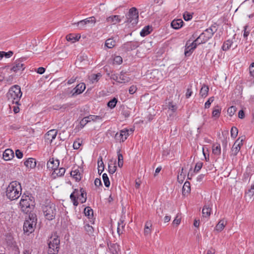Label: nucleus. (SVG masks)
I'll return each mask as SVG.
<instances>
[{
	"instance_id": "49530a36",
	"label": "nucleus",
	"mask_w": 254,
	"mask_h": 254,
	"mask_svg": "<svg viewBox=\"0 0 254 254\" xmlns=\"http://www.w3.org/2000/svg\"><path fill=\"white\" fill-rule=\"evenodd\" d=\"M87 119L89 120V122H90L91 121H97L98 120H101L102 118L100 116L90 115L87 117Z\"/></svg>"
},
{
	"instance_id": "39448f33",
	"label": "nucleus",
	"mask_w": 254,
	"mask_h": 254,
	"mask_svg": "<svg viewBox=\"0 0 254 254\" xmlns=\"http://www.w3.org/2000/svg\"><path fill=\"white\" fill-rule=\"evenodd\" d=\"M43 211L46 218L49 220L55 219L56 214L55 204L50 203L42 207Z\"/></svg>"
},
{
	"instance_id": "c9c22d12",
	"label": "nucleus",
	"mask_w": 254,
	"mask_h": 254,
	"mask_svg": "<svg viewBox=\"0 0 254 254\" xmlns=\"http://www.w3.org/2000/svg\"><path fill=\"white\" fill-rule=\"evenodd\" d=\"M80 36L78 37V36H74L73 34H69L66 36V39L68 41H70L72 43H73L76 41H78Z\"/></svg>"
},
{
	"instance_id": "c756f323",
	"label": "nucleus",
	"mask_w": 254,
	"mask_h": 254,
	"mask_svg": "<svg viewBox=\"0 0 254 254\" xmlns=\"http://www.w3.org/2000/svg\"><path fill=\"white\" fill-rule=\"evenodd\" d=\"M208 90H209L208 86L204 84L201 88L199 94L201 97H205L208 94Z\"/></svg>"
},
{
	"instance_id": "3c124183",
	"label": "nucleus",
	"mask_w": 254,
	"mask_h": 254,
	"mask_svg": "<svg viewBox=\"0 0 254 254\" xmlns=\"http://www.w3.org/2000/svg\"><path fill=\"white\" fill-rule=\"evenodd\" d=\"M202 164V162H197L195 165L193 172L194 173H197L201 169Z\"/></svg>"
},
{
	"instance_id": "338daca9",
	"label": "nucleus",
	"mask_w": 254,
	"mask_h": 254,
	"mask_svg": "<svg viewBox=\"0 0 254 254\" xmlns=\"http://www.w3.org/2000/svg\"><path fill=\"white\" fill-rule=\"evenodd\" d=\"M80 145L81 144L79 142L77 141H75L73 144V147L74 149H78Z\"/></svg>"
},
{
	"instance_id": "bb28decb",
	"label": "nucleus",
	"mask_w": 254,
	"mask_h": 254,
	"mask_svg": "<svg viewBox=\"0 0 254 254\" xmlns=\"http://www.w3.org/2000/svg\"><path fill=\"white\" fill-rule=\"evenodd\" d=\"M119 83H127L129 81L130 78L125 75V73L121 72L120 75H119Z\"/></svg>"
},
{
	"instance_id": "f704fd0d",
	"label": "nucleus",
	"mask_w": 254,
	"mask_h": 254,
	"mask_svg": "<svg viewBox=\"0 0 254 254\" xmlns=\"http://www.w3.org/2000/svg\"><path fill=\"white\" fill-rule=\"evenodd\" d=\"M152 227L151 221H147L145 223L144 234L145 235H147L151 233L150 228Z\"/></svg>"
},
{
	"instance_id": "2eb2a0df",
	"label": "nucleus",
	"mask_w": 254,
	"mask_h": 254,
	"mask_svg": "<svg viewBox=\"0 0 254 254\" xmlns=\"http://www.w3.org/2000/svg\"><path fill=\"white\" fill-rule=\"evenodd\" d=\"M85 84L84 83L78 84L71 91L72 96H75L82 93L85 90Z\"/></svg>"
},
{
	"instance_id": "72a5a7b5",
	"label": "nucleus",
	"mask_w": 254,
	"mask_h": 254,
	"mask_svg": "<svg viewBox=\"0 0 254 254\" xmlns=\"http://www.w3.org/2000/svg\"><path fill=\"white\" fill-rule=\"evenodd\" d=\"M80 191L81 192L80 195L79 197V200L80 201L81 203H84L86 201L87 197H86V192L85 190L81 188L80 190Z\"/></svg>"
},
{
	"instance_id": "79ce46f5",
	"label": "nucleus",
	"mask_w": 254,
	"mask_h": 254,
	"mask_svg": "<svg viewBox=\"0 0 254 254\" xmlns=\"http://www.w3.org/2000/svg\"><path fill=\"white\" fill-rule=\"evenodd\" d=\"M65 172V169L64 168H60L58 169V168L54 171V173L56 174L58 176L61 177L64 175Z\"/></svg>"
},
{
	"instance_id": "b1692460",
	"label": "nucleus",
	"mask_w": 254,
	"mask_h": 254,
	"mask_svg": "<svg viewBox=\"0 0 254 254\" xmlns=\"http://www.w3.org/2000/svg\"><path fill=\"white\" fill-rule=\"evenodd\" d=\"M236 47H237V45H233V42L232 41L228 40L227 41H226L225 42H224L222 48L223 51H226V50H228L229 49H230L231 47H232L233 49H234Z\"/></svg>"
},
{
	"instance_id": "ea45409f",
	"label": "nucleus",
	"mask_w": 254,
	"mask_h": 254,
	"mask_svg": "<svg viewBox=\"0 0 254 254\" xmlns=\"http://www.w3.org/2000/svg\"><path fill=\"white\" fill-rule=\"evenodd\" d=\"M120 151H121V150L119 149V151H118V166L120 168H121L123 166L124 159H123V155L120 153Z\"/></svg>"
},
{
	"instance_id": "9d476101",
	"label": "nucleus",
	"mask_w": 254,
	"mask_h": 254,
	"mask_svg": "<svg viewBox=\"0 0 254 254\" xmlns=\"http://www.w3.org/2000/svg\"><path fill=\"white\" fill-rule=\"evenodd\" d=\"M240 138H239L233 144L232 148L231 149L232 155L234 156H236L240 151L241 146L243 145V139L239 140Z\"/></svg>"
},
{
	"instance_id": "7c9ffc66",
	"label": "nucleus",
	"mask_w": 254,
	"mask_h": 254,
	"mask_svg": "<svg viewBox=\"0 0 254 254\" xmlns=\"http://www.w3.org/2000/svg\"><path fill=\"white\" fill-rule=\"evenodd\" d=\"M225 225L226 223H225L224 221L223 220H221L216 225L215 229L218 232H221L223 230Z\"/></svg>"
},
{
	"instance_id": "4468645a",
	"label": "nucleus",
	"mask_w": 254,
	"mask_h": 254,
	"mask_svg": "<svg viewBox=\"0 0 254 254\" xmlns=\"http://www.w3.org/2000/svg\"><path fill=\"white\" fill-rule=\"evenodd\" d=\"M178 107L177 104L174 103L172 101L166 100L165 104L164 105L163 109H168L173 113L175 112L177 110Z\"/></svg>"
},
{
	"instance_id": "4be33fe9",
	"label": "nucleus",
	"mask_w": 254,
	"mask_h": 254,
	"mask_svg": "<svg viewBox=\"0 0 254 254\" xmlns=\"http://www.w3.org/2000/svg\"><path fill=\"white\" fill-rule=\"evenodd\" d=\"M206 41L204 39L201 37V36L199 35L195 40H194L191 44L190 50H194L197 46V45H199L201 43H204Z\"/></svg>"
},
{
	"instance_id": "a211bd4d",
	"label": "nucleus",
	"mask_w": 254,
	"mask_h": 254,
	"mask_svg": "<svg viewBox=\"0 0 254 254\" xmlns=\"http://www.w3.org/2000/svg\"><path fill=\"white\" fill-rule=\"evenodd\" d=\"M58 131L56 129H51L48 131L45 134V137L47 140H49L51 142L54 139L57 135Z\"/></svg>"
},
{
	"instance_id": "5fc2aeb1",
	"label": "nucleus",
	"mask_w": 254,
	"mask_h": 254,
	"mask_svg": "<svg viewBox=\"0 0 254 254\" xmlns=\"http://www.w3.org/2000/svg\"><path fill=\"white\" fill-rule=\"evenodd\" d=\"M214 101V97H210L208 100L205 103V108H208L210 107L211 103Z\"/></svg>"
},
{
	"instance_id": "052dcab7",
	"label": "nucleus",
	"mask_w": 254,
	"mask_h": 254,
	"mask_svg": "<svg viewBox=\"0 0 254 254\" xmlns=\"http://www.w3.org/2000/svg\"><path fill=\"white\" fill-rule=\"evenodd\" d=\"M248 25H246L244 26V37L245 38H247V37L248 36V35H249L250 34V31L249 30H247V29L248 28Z\"/></svg>"
},
{
	"instance_id": "864d4df0",
	"label": "nucleus",
	"mask_w": 254,
	"mask_h": 254,
	"mask_svg": "<svg viewBox=\"0 0 254 254\" xmlns=\"http://www.w3.org/2000/svg\"><path fill=\"white\" fill-rule=\"evenodd\" d=\"M221 110L219 109H215L212 112V117L218 118L220 114Z\"/></svg>"
},
{
	"instance_id": "2f4dec72",
	"label": "nucleus",
	"mask_w": 254,
	"mask_h": 254,
	"mask_svg": "<svg viewBox=\"0 0 254 254\" xmlns=\"http://www.w3.org/2000/svg\"><path fill=\"white\" fill-rule=\"evenodd\" d=\"M85 216H88L89 219H92L93 217V211L90 207H86L84 211Z\"/></svg>"
},
{
	"instance_id": "6ab92c4d",
	"label": "nucleus",
	"mask_w": 254,
	"mask_h": 254,
	"mask_svg": "<svg viewBox=\"0 0 254 254\" xmlns=\"http://www.w3.org/2000/svg\"><path fill=\"white\" fill-rule=\"evenodd\" d=\"M14 157V152L11 149H6L3 153V158L6 161L10 160Z\"/></svg>"
},
{
	"instance_id": "423d86ee",
	"label": "nucleus",
	"mask_w": 254,
	"mask_h": 254,
	"mask_svg": "<svg viewBox=\"0 0 254 254\" xmlns=\"http://www.w3.org/2000/svg\"><path fill=\"white\" fill-rule=\"evenodd\" d=\"M127 21L126 22L131 23L132 25H136L138 21V12L136 8H131L126 15Z\"/></svg>"
},
{
	"instance_id": "c03bdc74",
	"label": "nucleus",
	"mask_w": 254,
	"mask_h": 254,
	"mask_svg": "<svg viewBox=\"0 0 254 254\" xmlns=\"http://www.w3.org/2000/svg\"><path fill=\"white\" fill-rule=\"evenodd\" d=\"M238 133V129L235 127H233L231 129V136L232 138H235L237 137Z\"/></svg>"
},
{
	"instance_id": "cd10ccee",
	"label": "nucleus",
	"mask_w": 254,
	"mask_h": 254,
	"mask_svg": "<svg viewBox=\"0 0 254 254\" xmlns=\"http://www.w3.org/2000/svg\"><path fill=\"white\" fill-rule=\"evenodd\" d=\"M212 152L215 155H219L221 153V147L219 144H214L212 146Z\"/></svg>"
},
{
	"instance_id": "412c9836",
	"label": "nucleus",
	"mask_w": 254,
	"mask_h": 254,
	"mask_svg": "<svg viewBox=\"0 0 254 254\" xmlns=\"http://www.w3.org/2000/svg\"><path fill=\"white\" fill-rule=\"evenodd\" d=\"M184 22L181 19H174L171 22V26L175 29H179L182 27Z\"/></svg>"
},
{
	"instance_id": "58836bf2",
	"label": "nucleus",
	"mask_w": 254,
	"mask_h": 254,
	"mask_svg": "<svg viewBox=\"0 0 254 254\" xmlns=\"http://www.w3.org/2000/svg\"><path fill=\"white\" fill-rule=\"evenodd\" d=\"M116 161L113 163L109 164L108 165V171L110 174H114L117 169V166H116Z\"/></svg>"
},
{
	"instance_id": "a18cd8bd",
	"label": "nucleus",
	"mask_w": 254,
	"mask_h": 254,
	"mask_svg": "<svg viewBox=\"0 0 254 254\" xmlns=\"http://www.w3.org/2000/svg\"><path fill=\"white\" fill-rule=\"evenodd\" d=\"M32 222L33 223L37 224V216L35 213H30L29 215V219L26 220Z\"/></svg>"
},
{
	"instance_id": "13d9d810",
	"label": "nucleus",
	"mask_w": 254,
	"mask_h": 254,
	"mask_svg": "<svg viewBox=\"0 0 254 254\" xmlns=\"http://www.w3.org/2000/svg\"><path fill=\"white\" fill-rule=\"evenodd\" d=\"M73 24L77 25V26H79L80 28H83L85 25H86V22L85 21L84 19L80 20L77 23H74Z\"/></svg>"
},
{
	"instance_id": "6e6d98bb",
	"label": "nucleus",
	"mask_w": 254,
	"mask_h": 254,
	"mask_svg": "<svg viewBox=\"0 0 254 254\" xmlns=\"http://www.w3.org/2000/svg\"><path fill=\"white\" fill-rule=\"evenodd\" d=\"M183 18L186 21H189L192 18V16L190 13L186 12L183 15Z\"/></svg>"
},
{
	"instance_id": "69168bd1",
	"label": "nucleus",
	"mask_w": 254,
	"mask_h": 254,
	"mask_svg": "<svg viewBox=\"0 0 254 254\" xmlns=\"http://www.w3.org/2000/svg\"><path fill=\"white\" fill-rule=\"evenodd\" d=\"M249 69L251 75L254 77V63L251 64Z\"/></svg>"
},
{
	"instance_id": "09e8293b",
	"label": "nucleus",
	"mask_w": 254,
	"mask_h": 254,
	"mask_svg": "<svg viewBox=\"0 0 254 254\" xmlns=\"http://www.w3.org/2000/svg\"><path fill=\"white\" fill-rule=\"evenodd\" d=\"M236 109L235 106H232L228 109L227 113L230 116L232 117L235 113Z\"/></svg>"
},
{
	"instance_id": "680f3d73",
	"label": "nucleus",
	"mask_w": 254,
	"mask_h": 254,
	"mask_svg": "<svg viewBox=\"0 0 254 254\" xmlns=\"http://www.w3.org/2000/svg\"><path fill=\"white\" fill-rule=\"evenodd\" d=\"M98 168H104V163L102 160V157L100 156L98 160Z\"/></svg>"
},
{
	"instance_id": "f257e3e1",
	"label": "nucleus",
	"mask_w": 254,
	"mask_h": 254,
	"mask_svg": "<svg viewBox=\"0 0 254 254\" xmlns=\"http://www.w3.org/2000/svg\"><path fill=\"white\" fill-rule=\"evenodd\" d=\"M21 194L20 184L17 181L12 182L9 184L6 190V195L10 200L17 199Z\"/></svg>"
},
{
	"instance_id": "4c0bfd02",
	"label": "nucleus",
	"mask_w": 254,
	"mask_h": 254,
	"mask_svg": "<svg viewBox=\"0 0 254 254\" xmlns=\"http://www.w3.org/2000/svg\"><path fill=\"white\" fill-rule=\"evenodd\" d=\"M102 76V75L100 73H98L97 74H92L89 77L90 80L92 81V83L95 81H98L99 78Z\"/></svg>"
},
{
	"instance_id": "f8f14e48",
	"label": "nucleus",
	"mask_w": 254,
	"mask_h": 254,
	"mask_svg": "<svg viewBox=\"0 0 254 254\" xmlns=\"http://www.w3.org/2000/svg\"><path fill=\"white\" fill-rule=\"evenodd\" d=\"M22 59L16 60L14 63V65L11 70L17 72L19 70H23L25 68L24 64L22 63Z\"/></svg>"
},
{
	"instance_id": "20e7f679",
	"label": "nucleus",
	"mask_w": 254,
	"mask_h": 254,
	"mask_svg": "<svg viewBox=\"0 0 254 254\" xmlns=\"http://www.w3.org/2000/svg\"><path fill=\"white\" fill-rule=\"evenodd\" d=\"M60 240L59 236L55 235L51 237L48 243V254H58L60 249Z\"/></svg>"
},
{
	"instance_id": "603ef678",
	"label": "nucleus",
	"mask_w": 254,
	"mask_h": 254,
	"mask_svg": "<svg viewBox=\"0 0 254 254\" xmlns=\"http://www.w3.org/2000/svg\"><path fill=\"white\" fill-rule=\"evenodd\" d=\"M123 62L122 58L121 56H116L114 59V63L118 64H121Z\"/></svg>"
},
{
	"instance_id": "0e129e2a",
	"label": "nucleus",
	"mask_w": 254,
	"mask_h": 254,
	"mask_svg": "<svg viewBox=\"0 0 254 254\" xmlns=\"http://www.w3.org/2000/svg\"><path fill=\"white\" fill-rule=\"evenodd\" d=\"M15 155L17 158L21 159L23 157L22 152L20 151L19 149H17L15 151Z\"/></svg>"
},
{
	"instance_id": "dca6fc26",
	"label": "nucleus",
	"mask_w": 254,
	"mask_h": 254,
	"mask_svg": "<svg viewBox=\"0 0 254 254\" xmlns=\"http://www.w3.org/2000/svg\"><path fill=\"white\" fill-rule=\"evenodd\" d=\"M60 162L59 160H54V158L50 159L48 161L47 166L48 169L55 171L59 166Z\"/></svg>"
},
{
	"instance_id": "37998d69",
	"label": "nucleus",
	"mask_w": 254,
	"mask_h": 254,
	"mask_svg": "<svg viewBox=\"0 0 254 254\" xmlns=\"http://www.w3.org/2000/svg\"><path fill=\"white\" fill-rule=\"evenodd\" d=\"M103 180L105 186L106 187H109L110 185V182L109 179V178L107 175V174L104 173L102 176Z\"/></svg>"
},
{
	"instance_id": "5701e85b",
	"label": "nucleus",
	"mask_w": 254,
	"mask_h": 254,
	"mask_svg": "<svg viewBox=\"0 0 254 254\" xmlns=\"http://www.w3.org/2000/svg\"><path fill=\"white\" fill-rule=\"evenodd\" d=\"M24 165L28 168H34L36 165V162L35 159L30 158L24 162Z\"/></svg>"
},
{
	"instance_id": "0eeeda50",
	"label": "nucleus",
	"mask_w": 254,
	"mask_h": 254,
	"mask_svg": "<svg viewBox=\"0 0 254 254\" xmlns=\"http://www.w3.org/2000/svg\"><path fill=\"white\" fill-rule=\"evenodd\" d=\"M217 30V24L214 23L209 28L206 29L200 35L201 37L203 38L206 42L210 39L213 35L215 32Z\"/></svg>"
},
{
	"instance_id": "de8ad7c7",
	"label": "nucleus",
	"mask_w": 254,
	"mask_h": 254,
	"mask_svg": "<svg viewBox=\"0 0 254 254\" xmlns=\"http://www.w3.org/2000/svg\"><path fill=\"white\" fill-rule=\"evenodd\" d=\"M117 99L115 98H114L108 103V106L111 108H114L117 104Z\"/></svg>"
},
{
	"instance_id": "f03ea898",
	"label": "nucleus",
	"mask_w": 254,
	"mask_h": 254,
	"mask_svg": "<svg viewBox=\"0 0 254 254\" xmlns=\"http://www.w3.org/2000/svg\"><path fill=\"white\" fill-rule=\"evenodd\" d=\"M22 94L20 87L18 85H15L9 89L7 94V97L9 102H12L13 104L19 105V102Z\"/></svg>"
},
{
	"instance_id": "aec40b11",
	"label": "nucleus",
	"mask_w": 254,
	"mask_h": 254,
	"mask_svg": "<svg viewBox=\"0 0 254 254\" xmlns=\"http://www.w3.org/2000/svg\"><path fill=\"white\" fill-rule=\"evenodd\" d=\"M245 197L246 200L250 201L254 199V185H252L250 189L246 192Z\"/></svg>"
},
{
	"instance_id": "393cba45",
	"label": "nucleus",
	"mask_w": 254,
	"mask_h": 254,
	"mask_svg": "<svg viewBox=\"0 0 254 254\" xmlns=\"http://www.w3.org/2000/svg\"><path fill=\"white\" fill-rule=\"evenodd\" d=\"M152 31V26H150L149 25L146 26L144 27V28L141 30L140 33L141 36L144 37L149 34Z\"/></svg>"
},
{
	"instance_id": "ddd939ff",
	"label": "nucleus",
	"mask_w": 254,
	"mask_h": 254,
	"mask_svg": "<svg viewBox=\"0 0 254 254\" xmlns=\"http://www.w3.org/2000/svg\"><path fill=\"white\" fill-rule=\"evenodd\" d=\"M121 21L120 16L118 15H112L107 17L106 19V22L108 24H116Z\"/></svg>"
},
{
	"instance_id": "a19ab883",
	"label": "nucleus",
	"mask_w": 254,
	"mask_h": 254,
	"mask_svg": "<svg viewBox=\"0 0 254 254\" xmlns=\"http://www.w3.org/2000/svg\"><path fill=\"white\" fill-rule=\"evenodd\" d=\"M84 228L85 230L89 236H93L94 231L93 228L89 224H86Z\"/></svg>"
},
{
	"instance_id": "f3484780",
	"label": "nucleus",
	"mask_w": 254,
	"mask_h": 254,
	"mask_svg": "<svg viewBox=\"0 0 254 254\" xmlns=\"http://www.w3.org/2000/svg\"><path fill=\"white\" fill-rule=\"evenodd\" d=\"M138 47V44L137 42H128L123 45L124 49L127 51H131L135 49Z\"/></svg>"
},
{
	"instance_id": "e433bc0d",
	"label": "nucleus",
	"mask_w": 254,
	"mask_h": 254,
	"mask_svg": "<svg viewBox=\"0 0 254 254\" xmlns=\"http://www.w3.org/2000/svg\"><path fill=\"white\" fill-rule=\"evenodd\" d=\"M105 46L109 48H112L115 46V41L111 38L107 39L105 42Z\"/></svg>"
},
{
	"instance_id": "c85d7f7f",
	"label": "nucleus",
	"mask_w": 254,
	"mask_h": 254,
	"mask_svg": "<svg viewBox=\"0 0 254 254\" xmlns=\"http://www.w3.org/2000/svg\"><path fill=\"white\" fill-rule=\"evenodd\" d=\"M70 175L75 179V180L77 182H79L81 179V177L79 173V171L78 170H75L74 171H72L70 173Z\"/></svg>"
},
{
	"instance_id": "9b49d317",
	"label": "nucleus",
	"mask_w": 254,
	"mask_h": 254,
	"mask_svg": "<svg viewBox=\"0 0 254 254\" xmlns=\"http://www.w3.org/2000/svg\"><path fill=\"white\" fill-rule=\"evenodd\" d=\"M108 248L112 254H121L120 246L117 243H112L111 242L107 243Z\"/></svg>"
},
{
	"instance_id": "6e6552de",
	"label": "nucleus",
	"mask_w": 254,
	"mask_h": 254,
	"mask_svg": "<svg viewBox=\"0 0 254 254\" xmlns=\"http://www.w3.org/2000/svg\"><path fill=\"white\" fill-rule=\"evenodd\" d=\"M36 225V223L32 222L26 220L23 225V231L27 235L31 233L34 230V227Z\"/></svg>"
},
{
	"instance_id": "bf43d9fd",
	"label": "nucleus",
	"mask_w": 254,
	"mask_h": 254,
	"mask_svg": "<svg viewBox=\"0 0 254 254\" xmlns=\"http://www.w3.org/2000/svg\"><path fill=\"white\" fill-rule=\"evenodd\" d=\"M190 47H191V46H188L185 50V55L186 56H190V55L192 53V51L193 50H190Z\"/></svg>"
},
{
	"instance_id": "1a4fd4ad",
	"label": "nucleus",
	"mask_w": 254,
	"mask_h": 254,
	"mask_svg": "<svg viewBox=\"0 0 254 254\" xmlns=\"http://www.w3.org/2000/svg\"><path fill=\"white\" fill-rule=\"evenodd\" d=\"M129 130L128 129H125L120 131V133H117L115 135V138L119 140L120 142H124L127 137L129 136Z\"/></svg>"
},
{
	"instance_id": "774afa93",
	"label": "nucleus",
	"mask_w": 254,
	"mask_h": 254,
	"mask_svg": "<svg viewBox=\"0 0 254 254\" xmlns=\"http://www.w3.org/2000/svg\"><path fill=\"white\" fill-rule=\"evenodd\" d=\"M94 184L96 187H99L102 185L101 181L100 179L96 178L94 181Z\"/></svg>"
},
{
	"instance_id": "473e14b6",
	"label": "nucleus",
	"mask_w": 254,
	"mask_h": 254,
	"mask_svg": "<svg viewBox=\"0 0 254 254\" xmlns=\"http://www.w3.org/2000/svg\"><path fill=\"white\" fill-rule=\"evenodd\" d=\"M190 191V183L187 181L185 183L183 189L182 193L184 195H185L186 193H189Z\"/></svg>"
},
{
	"instance_id": "a878e982",
	"label": "nucleus",
	"mask_w": 254,
	"mask_h": 254,
	"mask_svg": "<svg viewBox=\"0 0 254 254\" xmlns=\"http://www.w3.org/2000/svg\"><path fill=\"white\" fill-rule=\"evenodd\" d=\"M211 208L209 205H205L202 209V215L203 217H209L211 213Z\"/></svg>"
},
{
	"instance_id": "4d7b16f0",
	"label": "nucleus",
	"mask_w": 254,
	"mask_h": 254,
	"mask_svg": "<svg viewBox=\"0 0 254 254\" xmlns=\"http://www.w3.org/2000/svg\"><path fill=\"white\" fill-rule=\"evenodd\" d=\"M88 122L89 120L87 119V117L83 118L80 122V125L83 127H84Z\"/></svg>"
},
{
	"instance_id": "e2e57ef3",
	"label": "nucleus",
	"mask_w": 254,
	"mask_h": 254,
	"mask_svg": "<svg viewBox=\"0 0 254 254\" xmlns=\"http://www.w3.org/2000/svg\"><path fill=\"white\" fill-rule=\"evenodd\" d=\"M136 89L137 88L136 86L132 85L129 88V93L130 94H133L136 92Z\"/></svg>"
},
{
	"instance_id": "7ed1b4c3",
	"label": "nucleus",
	"mask_w": 254,
	"mask_h": 254,
	"mask_svg": "<svg viewBox=\"0 0 254 254\" xmlns=\"http://www.w3.org/2000/svg\"><path fill=\"white\" fill-rule=\"evenodd\" d=\"M33 197L30 195L23 194L22 196L20 201V205L21 210L25 213H28L31 211L34 208V201L33 200Z\"/></svg>"
},
{
	"instance_id": "8fccbe9b",
	"label": "nucleus",
	"mask_w": 254,
	"mask_h": 254,
	"mask_svg": "<svg viewBox=\"0 0 254 254\" xmlns=\"http://www.w3.org/2000/svg\"><path fill=\"white\" fill-rule=\"evenodd\" d=\"M86 24L93 23L94 25L96 22V18L94 16H91L84 19Z\"/></svg>"
}]
</instances>
